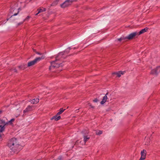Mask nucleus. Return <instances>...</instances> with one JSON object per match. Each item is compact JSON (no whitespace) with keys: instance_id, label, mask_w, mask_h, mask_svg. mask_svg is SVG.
<instances>
[{"instance_id":"nucleus-27","label":"nucleus","mask_w":160,"mask_h":160,"mask_svg":"<svg viewBox=\"0 0 160 160\" xmlns=\"http://www.w3.org/2000/svg\"><path fill=\"white\" fill-rule=\"evenodd\" d=\"M121 38L122 39V40H125L126 39H127V37H125L123 36V37H121Z\"/></svg>"},{"instance_id":"nucleus-4","label":"nucleus","mask_w":160,"mask_h":160,"mask_svg":"<svg viewBox=\"0 0 160 160\" xmlns=\"http://www.w3.org/2000/svg\"><path fill=\"white\" fill-rule=\"evenodd\" d=\"M160 72V66L157 67L155 69L151 70L150 74H155L157 75L158 73Z\"/></svg>"},{"instance_id":"nucleus-1","label":"nucleus","mask_w":160,"mask_h":160,"mask_svg":"<svg viewBox=\"0 0 160 160\" xmlns=\"http://www.w3.org/2000/svg\"><path fill=\"white\" fill-rule=\"evenodd\" d=\"M8 145L15 153H18L20 150V145L18 143V140L15 138H12L8 142Z\"/></svg>"},{"instance_id":"nucleus-26","label":"nucleus","mask_w":160,"mask_h":160,"mask_svg":"<svg viewBox=\"0 0 160 160\" xmlns=\"http://www.w3.org/2000/svg\"><path fill=\"white\" fill-rule=\"evenodd\" d=\"M30 17L29 16H28L24 20V21H28L30 18Z\"/></svg>"},{"instance_id":"nucleus-6","label":"nucleus","mask_w":160,"mask_h":160,"mask_svg":"<svg viewBox=\"0 0 160 160\" xmlns=\"http://www.w3.org/2000/svg\"><path fill=\"white\" fill-rule=\"evenodd\" d=\"M147 152L145 149H143L141 151V157L139 159V160H144L146 158V155Z\"/></svg>"},{"instance_id":"nucleus-33","label":"nucleus","mask_w":160,"mask_h":160,"mask_svg":"<svg viewBox=\"0 0 160 160\" xmlns=\"http://www.w3.org/2000/svg\"><path fill=\"white\" fill-rule=\"evenodd\" d=\"M78 144V141H76L75 145H77Z\"/></svg>"},{"instance_id":"nucleus-25","label":"nucleus","mask_w":160,"mask_h":160,"mask_svg":"<svg viewBox=\"0 0 160 160\" xmlns=\"http://www.w3.org/2000/svg\"><path fill=\"white\" fill-rule=\"evenodd\" d=\"M59 0H56V1L53 2L52 3V4H53V5H54V4H57Z\"/></svg>"},{"instance_id":"nucleus-24","label":"nucleus","mask_w":160,"mask_h":160,"mask_svg":"<svg viewBox=\"0 0 160 160\" xmlns=\"http://www.w3.org/2000/svg\"><path fill=\"white\" fill-rule=\"evenodd\" d=\"M82 133L84 134H88V131L87 130H83L82 132Z\"/></svg>"},{"instance_id":"nucleus-37","label":"nucleus","mask_w":160,"mask_h":160,"mask_svg":"<svg viewBox=\"0 0 160 160\" xmlns=\"http://www.w3.org/2000/svg\"><path fill=\"white\" fill-rule=\"evenodd\" d=\"M33 51L35 52H36L35 50L34 49H33Z\"/></svg>"},{"instance_id":"nucleus-15","label":"nucleus","mask_w":160,"mask_h":160,"mask_svg":"<svg viewBox=\"0 0 160 160\" xmlns=\"http://www.w3.org/2000/svg\"><path fill=\"white\" fill-rule=\"evenodd\" d=\"M27 67H28L27 65L24 64L18 67L20 70H24Z\"/></svg>"},{"instance_id":"nucleus-29","label":"nucleus","mask_w":160,"mask_h":160,"mask_svg":"<svg viewBox=\"0 0 160 160\" xmlns=\"http://www.w3.org/2000/svg\"><path fill=\"white\" fill-rule=\"evenodd\" d=\"M98 100L97 98H96L93 100V101L94 102H97L98 101Z\"/></svg>"},{"instance_id":"nucleus-10","label":"nucleus","mask_w":160,"mask_h":160,"mask_svg":"<svg viewBox=\"0 0 160 160\" xmlns=\"http://www.w3.org/2000/svg\"><path fill=\"white\" fill-rule=\"evenodd\" d=\"M108 94V92H107L105 96L103 98L101 102L100 103L101 104H103L104 103L107 101V100L108 99L107 95Z\"/></svg>"},{"instance_id":"nucleus-22","label":"nucleus","mask_w":160,"mask_h":160,"mask_svg":"<svg viewBox=\"0 0 160 160\" xmlns=\"http://www.w3.org/2000/svg\"><path fill=\"white\" fill-rule=\"evenodd\" d=\"M71 5L72 3L74 2V0H66Z\"/></svg>"},{"instance_id":"nucleus-12","label":"nucleus","mask_w":160,"mask_h":160,"mask_svg":"<svg viewBox=\"0 0 160 160\" xmlns=\"http://www.w3.org/2000/svg\"><path fill=\"white\" fill-rule=\"evenodd\" d=\"M61 118V116H59V115H57V114L53 117L51 118V120H52L53 119H54L56 121H57L59 120Z\"/></svg>"},{"instance_id":"nucleus-36","label":"nucleus","mask_w":160,"mask_h":160,"mask_svg":"<svg viewBox=\"0 0 160 160\" xmlns=\"http://www.w3.org/2000/svg\"><path fill=\"white\" fill-rule=\"evenodd\" d=\"M2 112V110H0V113H1Z\"/></svg>"},{"instance_id":"nucleus-31","label":"nucleus","mask_w":160,"mask_h":160,"mask_svg":"<svg viewBox=\"0 0 160 160\" xmlns=\"http://www.w3.org/2000/svg\"><path fill=\"white\" fill-rule=\"evenodd\" d=\"M19 12V11H18L17 13H14L13 15H12V16H11V17H12L13 16L17 15L18 14Z\"/></svg>"},{"instance_id":"nucleus-7","label":"nucleus","mask_w":160,"mask_h":160,"mask_svg":"<svg viewBox=\"0 0 160 160\" xmlns=\"http://www.w3.org/2000/svg\"><path fill=\"white\" fill-rule=\"evenodd\" d=\"M138 33L137 32H134L130 34L128 37L127 39L128 40H132L133 39L136 35H138Z\"/></svg>"},{"instance_id":"nucleus-19","label":"nucleus","mask_w":160,"mask_h":160,"mask_svg":"<svg viewBox=\"0 0 160 160\" xmlns=\"http://www.w3.org/2000/svg\"><path fill=\"white\" fill-rule=\"evenodd\" d=\"M90 138L89 137H87L86 136H84V144H85L86 142Z\"/></svg>"},{"instance_id":"nucleus-35","label":"nucleus","mask_w":160,"mask_h":160,"mask_svg":"<svg viewBox=\"0 0 160 160\" xmlns=\"http://www.w3.org/2000/svg\"><path fill=\"white\" fill-rule=\"evenodd\" d=\"M22 23H23V22L19 23H18V25H20L22 24Z\"/></svg>"},{"instance_id":"nucleus-9","label":"nucleus","mask_w":160,"mask_h":160,"mask_svg":"<svg viewBox=\"0 0 160 160\" xmlns=\"http://www.w3.org/2000/svg\"><path fill=\"white\" fill-rule=\"evenodd\" d=\"M33 106H28L25 109V110H24L23 112L24 113H25L26 112H28L32 111L33 110Z\"/></svg>"},{"instance_id":"nucleus-17","label":"nucleus","mask_w":160,"mask_h":160,"mask_svg":"<svg viewBox=\"0 0 160 160\" xmlns=\"http://www.w3.org/2000/svg\"><path fill=\"white\" fill-rule=\"evenodd\" d=\"M145 144L146 145H149L150 144V138H145Z\"/></svg>"},{"instance_id":"nucleus-14","label":"nucleus","mask_w":160,"mask_h":160,"mask_svg":"<svg viewBox=\"0 0 160 160\" xmlns=\"http://www.w3.org/2000/svg\"><path fill=\"white\" fill-rule=\"evenodd\" d=\"M148 28H146L143 29H142L140 32H138V35H140L144 33V32H147L148 30Z\"/></svg>"},{"instance_id":"nucleus-34","label":"nucleus","mask_w":160,"mask_h":160,"mask_svg":"<svg viewBox=\"0 0 160 160\" xmlns=\"http://www.w3.org/2000/svg\"><path fill=\"white\" fill-rule=\"evenodd\" d=\"M36 53H37V54H39V55H41L42 54L41 53H40L38 52H36Z\"/></svg>"},{"instance_id":"nucleus-38","label":"nucleus","mask_w":160,"mask_h":160,"mask_svg":"<svg viewBox=\"0 0 160 160\" xmlns=\"http://www.w3.org/2000/svg\"><path fill=\"white\" fill-rule=\"evenodd\" d=\"M77 1V0H74V1L76 2Z\"/></svg>"},{"instance_id":"nucleus-18","label":"nucleus","mask_w":160,"mask_h":160,"mask_svg":"<svg viewBox=\"0 0 160 160\" xmlns=\"http://www.w3.org/2000/svg\"><path fill=\"white\" fill-rule=\"evenodd\" d=\"M65 110V109H63V108H61L60 109L59 111L57 113V115H59L62 113Z\"/></svg>"},{"instance_id":"nucleus-30","label":"nucleus","mask_w":160,"mask_h":160,"mask_svg":"<svg viewBox=\"0 0 160 160\" xmlns=\"http://www.w3.org/2000/svg\"><path fill=\"white\" fill-rule=\"evenodd\" d=\"M88 104L89 105V106L91 107V108H94V107L91 104H90V103H88Z\"/></svg>"},{"instance_id":"nucleus-39","label":"nucleus","mask_w":160,"mask_h":160,"mask_svg":"<svg viewBox=\"0 0 160 160\" xmlns=\"http://www.w3.org/2000/svg\"><path fill=\"white\" fill-rule=\"evenodd\" d=\"M76 48L75 47L73 48L74 49H76Z\"/></svg>"},{"instance_id":"nucleus-21","label":"nucleus","mask_w":160,"mask_h":160,"mask_svg":"<svg viewBox=\"0 0 160 160\" xmlns=\"http://www.w3.org/2000/svg\"><path fill=\"white\" fill-rule=\"evenodd\" d=\"M15 121V119L14 118H12V119L10 121H9L8 122V123H9L10 124H12V122H13Z\"/></svg>"},{"instance_id":"nucleus-8","label":"nucleus","mask_w":160,"mask_h":160,"mask_svg":"<svg viewBox=\"0 0 160 160\" xmlns=\"http://www.w3.org/2000/svg\"><path fill=\"white\" fill-rule=\"evenodd\" d=\"M71 5L69 4L66 0L63 3L61 4V7L63 8H65L66 7L69 6Z\"/></svg>"},{"instance_id":"nucleus-13","label":"nucleus","mask_w":160,"mask_h":160,"mask_svg":"<svg viewBox=\"0 0 160 160\" xmlns=\"http://www.w3.org/2000/svg\"><path fill=\"white\" fill-rule=\"evenodd\" d=\"M46 10V9L45 8H43V7H41L37 9V11H38V12L35 14V15H37L39 13L43 11H45Z\"/></svg>"},{"instance_id":"nucleus-16","label":"nucleus","mask_w":160,"mask_h":160,"mask_svg":"<svg viewBox=\"0 0 160 160\" xmlns=\"http://www.w3.org/2000/svg\"><path fill=\"white\" fill-rule=\"evenodd\" d=\"M124 73H123L122 71H120L118 73V72H114L112 73V75H117V76L120 77L121 76V74H123Z\"/></svg>"},{"instance_id":"nucleus-5","label":"nucleus","mask_w":160,"mask_h":160,"mask_svg":"<svg viewBox=\"0 0 160 160\" xmlns=\"http://www.w3.org/2000/svg\"><path fill=\"white\" fill-rule=\"evenodd\" d=\"M8 124V122H6L4 120H0V130L1 128H3L4 130L5 129V126Z\"/></svg>"},{"instance_id":"nucleus-20","label":"nucleus","mask_w":160,"mask_h":160,"mask_svg":"<svg viewBox=\"0 0 160 160\" xmlns=\"http://www.w3.org/2000/svg\"><path fill=\"white\" fill-rule=\"evenodd\" d=\"M102 131L100 130H97L96 132V133L97 135H100L102 133Z\"/></svg>"},{"instance_id":"nucleus-23","label":"nucleus","mask_w":160,"mask_h":160,"mask_svg":"<svg viewBox=\"0 0 160 160\" xmlns=\"http://www.w3.org/2000/svg\"><path fill=\"white\" fill-rule=\"evenodd\" d=\"M10 70L11 71H14V72H15L16 73H17L18 72V71L16 69V68H11V69H10Z\"/></svg>"},{"instance_id":"nucleus-32","label":"nucleus","mask_w":160,"mask_h":160,"mask_svg":"<svg viewBox=\"0 0 160 160\" xmlns=\"http://www.w3.org/2000/svg\"><path fill=\"white\" fill-rule=\"evenodd\" d=\"M118 40L119 41H122V39L121 38V37L120 38H118Z\"/></svg>"},{"instance_id":"nucleus-2","label":"nucleus","mask_w":160,"mask_h":160,"mask_svg":"<svg viewBox=\"0 0 160 160\" xmlns=\"http://www.w3.org/2000/svg\"><path fill=\"white\" fill-rule=\"evenodd\" d=\"M68 48L69 49L68 51L66 50L63 52H60L58 54V56L56 58V60L51 62V65L50 66L49 68L50 70L52 68H57L60 66H62L61 63H58L56 62L58 61L60 59L65 58V57L63 56L64 53L65 52L68 53L69 52V50L71 49L70 48Z\"/></svg>"},{"instance_id":"nucleus-11","label":"nucleus","mask_w":160,"mask_h":160,"mask_svg":"<svg viewBox=\"0 0 160 160\" xmlns=\"http://www.w3.org/2000/svg\"><path fill=\"white\" fill-rule=\"evenodd\" d=\"M29 102L31 101V103L33 104H36L39 102V99L38 98H36L32 100L30 99V100H29Z\"/></svg>"},{"instance_id":"nucleus-3","label":"nucleus","mask_w":160,"mask_h":160,"mask_svg":"<svg viewBox=\"0 0 160 160\" xmlns=\"http://www.w3.org/2000/svg\"><path fill=\"white\" fill-rule=\"evenodd\" d=\"M45 57L43 56H42L41 57H38L36 58L33 60L28 62L27 67H30L33 66L37 63L38 62L40 61L41 59H43Z\"/></svg>"},{"instance_id":"nucleus-28","label":"nucleus","mask_w":160,"mask_h":160,"mask_svg":"<svg viewBox=\"0 0 160 160\" xmlns=\"http://www.w3.org/2000/svg\"><path fill=\"white\" fill-rule=\"evenodd\" d=\"M58 160H63L62 157L61 156H59L58 158Z\"/></svg>"}]
</instances>
